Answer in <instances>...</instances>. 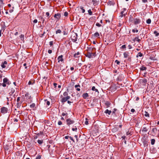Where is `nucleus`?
<instances>
[{
	"mask_svg": "<svg viewBox=\"0 0 159 159\" xmlns=\"http://www.w3.org/2000/svg\"><path fill=\"white\" fill-rule=\"evenodd\" d=\"M96 48H90L88 49V53L85 55L89 58L93 57L95 56L96 53Z\"/></svg>",
	"mask_w": 159,
	"mask_h": 159,
	"instance_id": "obj_1",
	"label": "nucleus"
},
{
	"mask_svg": "<svg viewBox=\"0 0 159 159\" xmlns=\"http://www.w3.org/2000/svg\"><path fill=\"white\" fill-rule=\"evenodd\" d=\"M77 34L76 33L73 34L71 37V38L72 41L75 42L77 40Z\"/></svg>",
	"mask_w": 159,
	"mask_h": 159,
	"instance_id": "obj_2",
	"label": "nucleus"
},
{
	"mask_svg": "<svg viewBox=\"0 0 159 159\" xmlns=\"http://www.w3.org/2000/svg\"><path fill=\"white\" fill-rule=\"evenodd\" d=\"M66 124L69 126L70 125L74 124L75 121L70 118H68L66 120Z\"/></svg>",
	"mask_w": 159,
	"mask_h": 159,
	"instance_id": "obj_3",
	"label": "nucleus"
},
{
	"mask_svg": "<svg viewBox=\"0 0 159 159\" xmlns=\"http://www.w3.org/2000/svg\"><path fill=\"white\" fill-rule=\"evenodd\" d=\"M7 88L9 90V92L10 93H11V94H13L14 93L15 90V89L14 88L12 87L11 86H7Z\"/></svg>",
	"mask_w": 159,
	"mask_h": 159,
	"instance_id": "obj_4",
	"label": "nucleus"
},
{
	"mask_svg": "<svg viewBox=\"0 0 159 159\" xmlns=\"http://www.w3.org/2000/svg\"><path fill=\"white\" fill-rule=\"evenodd\" d=\"M8 110V109L7 108L3 107L1 108V112L2 113L5 114L7 112Z\"/></svg>",
	"mask_w": 159,
	"mask_h": 159,
	"instance_id": "obj_5",
	"label": "nucleus"
},
{
	"mask_svg": "<svg viewBox=\"0 0 159 159\" xmlns=\"http://www.w3.org/2000/svg\"><path fill=\"white\" fill-rule=\"evenodd\" d=\"M141 22V20L138 18H134L133 20V23L134 25L139 24Z\"/></svg>",
	"mask_w": 159,
	"mask_h": 159,
	"instance_id": "obj_6",
	"label": "nucleus"
},
{
	"mask_svg": "<svg viewBox=\"0 0 159 159\" xmlns=\"http://www.w3.org/2000/svg\"><path fill=\"white\" fill-rule=\"evenodd\" d=\"M124 57L125 58H128L129 60H130L131 57L129 56V53L128 52H125L123 54Z\"/></svg>",
	"mask_w": 159,
	"mask_h": 159,
	"instance_id": "obj_7",
	"label": "nucleus"
},
{
	"mask_svg": "<svg viewBox=\"0 0 159 159\" xmlns=\"http://www.w3.org/2000/svg\"><path fill=\"white\" fill-rule=\"evenodd\" d=\"M70 98V96H67L66 97H63L61 101V102L63 103H64L65 102H66L67 100L69 99Z\"/></svg>",
	"mask_w": 159,
	"mask_h": 159,
	"instance_id": "obj_8",
	"label": "nucleus"
},
{
	"mask_svg": "<svg viewBox=\"0 0 159 159\" xmlns=\"http://www.w3.org/2000/svg\"><path fill=\"white\" fill-rule=\"evenodd\" d=\"M61 15L60 13H57L54 15V17L56 19L57 21L58 20L61 18Z\"/></svg>",
	"mask_w": 159,
	"mask_h": 159,
	"instance_id": "obj_9",
	"label": "nucleus"
},
{
	"mask_svg": "<svg viewBox=\"0 0 159 159\" xmlns=\"http://www.w3.org/2000/svg\"><path fill=\"white\" fill-rule=\"evenodd\" d=\"M3 82L6 83L7 84L9 85L10 84L9 80L7 78H5L3 79Z\"/></svg>",
	"mask_w": 159,
	"mask_h": 159,
	"instance_id": "obj_10",
	"label": "nucleus"
},
{
	"mask_svg": "<svg viewBox=\"0 0 159 159\" xmlns=\"http://www.w3.org/2000/svg\"><path fill=\"white\" fill-rule=\"evenodd\" d=\"M7 64V62L6 61L2 62L1 64V66L3 68H5L6 67Z\"/></svg>",
	"mask_w": 159,
	"mask_h": 159,
	"instance_id": "obj_11",
	"label": "nucleus"
},
{
	"mask_svg": "<svg viewBox=\"0 0 159 159\" xmlns=\"http://www.w3.org/2000/svg\"><path fill=\"white\" fill-rule=\"evenodd\" d=\"M147 82V80L146 79H143L140 80V82L144 85L146 84Z\"/></svg>",
	"mask_w": 159,
	"mask_h": 159,
	"instance_id": "obj_12",
	"label": "nucleus"
},
{
	"mask_svg": "<svg viewBox=\"0 0 159 159\" xmlns=\"http://www.w3.org/2000/svg\"><path fill=\"white\" fill-rule=\"evenodd\" d=\"M88 97L89 95L87 93H84L82 95V97L84 98L85 99H86V98Z\"/></svg>",
	"mask_w": 159,
	"mask_h": 159,
	"instance_id": "obj_13",
	"label": "nucleus"
},
{
	"mask_svg": "<svg viewBox=\"0 0 159 159\" xmlns=\"http://www.w3.org/2000/svg\"><path fill=\"white\" fill-rule=\"evenodd\" d=\"M25 96L26 98L28 99H30L31 97L30 94L28 93H26L25 94Z\"/></svg>",
	"mask_w": 159,
	"mask_h": 159,
	"instance_id": "obj_14",
	"label": "nucleus"
},
{
	"mask_svg": "<svg viewBox=\"0 0 159 159\" xmlns=\"http://www.w3.org/2000/svg\"><path fill=\"white\" fill-rule=\"evenodd\" d=\"M62 57L63 56L62 55L58 57V62H59L60 61H63V59Z\"/></svg>",
	"mask_w": 159,
	"mask_h": 159,
	"instance_id": "obj_15",
	"label": "nucleus"
},
{
	"mask_svg": "<svg viewBox=\"0 0 159 159\" xmlns=\"http://www.w3.org/2000/svg\"><path fill=\"white\" fill-rule=\"evenodd\" d=\"M80 56V53L79 52H78L76 53H75L74 55V57H78Z\"/></svg>",
	"mask_w": 159,
	"mask_h": 159,
	"instance_id": "obj_16",
	"label": "nucleus"
},
{
	"mask_svg": "<svg viewBox=\"0 0 159 159\" xmlns=\"http://www.w3.org/2000/svg\"><path fill=\"white\" fill-rule=\"evenodd\" d=\"M75 88H77V89H76V90L79 91H80V88H77L78 87H79V88L80 87V85H79V84L75 85Z\"/></svg>",
	"mask_w": 159,
	"mask_h": 159,
	"instance_id": "obj_17",
	"label": "nucleus"
},
{
	"mask_svg": "<svg viewBox=\"0 0 159 159\" xmlns=\"http://www.w3.org/2000/svg\"><path fill=\"white\" fill-rule=\"evenodd\" d=\"M124 11H121L120 13V16L121 17H123V16H125V14L124 13Z\"/></svg>",
	"mask_w": 159,
	"mask_h": 159,
	"instance_id": "obj_18",
	"label": "nucleus"
},
{
	"mask_svg": "<svg viewBox=\"0 0 159 159\" xmlns=\"http://www.w3.org/2000/svg\"><path fill=\"white\" fill-rule=\"evenodd\" d=\"M105 113L108 114V115H110L111 113V111L109 110L108 109H106L104 112Z\"/></svg>",
	"mask_w": 159,
	"mask_h": 159,
	"instance_id": "obj_19",
	"label": "nucleus"
},
{
	"mask_svg": "<svg viewBox=\"0 0 159 159\" xmlns=\"http://www.w3.org/2000/svg\"><path fill=\"white\" fill-rule=\"evenodd\" d=\"M134 41H137L139 43L141 41L140 39H139L138 37H135V38L133 40Z\"/></svg>",
	"mask_w": 159,
	"mask_h": 159,
	"instance_id": "obj_20",
	"label": "nucleus"
},
{
	"mask_svg": "<svg viewBox=\"0 0 159 159\" xmlns=\"http://www.w3.org/2000/svg\"><path fill=\"white\" fill-rule=\"evenodd\" d=\"M61 115L62 116H65V118H67L68 117V114L67 113H65L64 112H63L62 113Z\"/></svg>",
	"mask_w": 159,
	"mask_h": 159,
	"instance_id": "obj_21",
	"label": "nucleus"
},
{
	"mask_svg": "<svg viewBox=\"0 0 159 159\" xmlns=\"http://www.w3.org/2000/svg\"><path fill=\"white\" fill-rule=\"evenodd\" d=\"M4 148L6 151H8L10 147L8 145H5L4 146Z\"/></svg>",
	"mask_w": 159,
	"mask_h": 159,
	"instance_id": "obj_22",
	"label": "nucleus"
},
{
	"mask_svg": "<svg viewBox=\"0 0 159 159\" xmlns=\"http://www.w3.org/2000/svg\"><path fill=\"white\" fill-rule=\"evenodd\" d=\"M92 2L93 5H94L95 6L98 4V2L96 0H93L92 1Z\"/></svg>",
	"mask_w": 159,
	"mask_h": 159,
	"instance_id": "obj_23",
	"label": "nucleus"
},
{
	"mask_svg": "<svg viewBox=\"0 0 159 159\" xmlns=\"http://www.w3.org/2000/svg\"><path fill=\"white\" fill-rule=\"evenodd\" d=\"M143 56V54L140 52H139L138 54L136 55V57H142Z\"/></svg>",
	"mask_w": 159,
	"mask_h": 159,
	"instance_id": "obj_24",
	"label": "nucleus"
},
{
	"mask_svg": "<svg viewBox=\"0 0 159 159\" xmlns=\"http://www.w3.org/2000/svg\"><path fill=\"white\" fill-rule=\"evenodd\" d=\"M99 36H100L98 32H96L94 34V37H95L98 38L99 37Z\"/></svg>",
	"mask_w": 159,
	"mask_h": 159,
	"instance_id": "obj_25",
	"label": "nucleus"
},
{
	"mask_svg": "<svg viewBox=\"0 0 159 159\" xmlns=\"http://www.w3.org/2000/svg\"><path fill=\"white\" fill-rule=\"evenodd\" d=\"M111 103L108 101L106 102L105 103V105L107 106V107H109Z\"/></svg>",
	"mask_w": 159,
	"mask_h": 159,
	"instance_id": "obj_26",
	"label": "nucleus"
},
{
	"mask_svg": "<svg viewBox=\"0 0 159 159\" xmlns=\"http://www.w3.org/2000/svg\"><path fill=\"white\" fill-rule=\"evenodd\" d=\"M24 35L23 34H21L20 36V39L23 42H24Z\"/></svg>",
	"mask_w": 159,
	"mask_h": 159,
	"instance_id": "obj_27",
	"label": "nucleus"
},
{
	"mask_svg": "<svg viewBox=\"0 0 159 159\" xmlns=\"http://www.w3.org/2000/svg\"><path fill=\"white\" fill-rule=\"evenodd\" d=\"M92 90L93 91H94L96 92H98V89L95 88V86H93L92 87Z\"/></svg>",
	"mask_w": 159,
	"mask_h": 159,
	"instance_id": "obj_28",
	"label": "nucleus"
},
{
	"mask_svg": "<svg viewBox=\"0 0 159 159\" xmlns=\"http://www.w3.org/2000/svg\"><path fill=\"white\" fill-rule=\"evenodd\" d=\"M147 129L146 127H144L142 129V131L143 132H146L147 131Z\"/></svg>",
	"mask_w": 159,
	"mask_h": 159,
	"instance_id": "obj_29",
	"label": "nucleus"
},
{
	"mask_svg": "<svg viewBox=\"0 0 159 159\" xmlns=\"http://www.w3.org/2000/svg\"><path fill=\"white\" fill-rule=\"evenodd\" d=\"M153 33L156 37H157L159 35V33H158L156 31H155Z\"/></svg>",
	"mask_w": 159,
	"mask_h": 159,
	"instance_id": "obj_30",
	"label": "nucleus"
},
{
	"mask_svg": "<svg viewBox=\"0 0 159 159\" xmlns=\"http://www.w3.org/2000/svg\"><path fill=\"white\" fill-rule=\"evenodd\" d=\"M147 69V68L145 66H142L140 69L141 70H145Z\"/></svg>",
	"mask_w": 159,
	"mask_h": 159,
	"instance_id": "obj_31",
	"label": "nucleus"
},
{
	"mask_svg": "<svg viewBox=\"0 0 159 159\" xmlns=\"http://www.w3.org/2000/svg\"><path fill=\"white\" fill-rule=\"evenodd\" d=\"M155 139H152L151 140V144L152 145H153L155 143Z\"/></svg>",
	"mask_w": 159,
	"mask_h": 159,
	"instance_id": "obj_32",
	"label": "nucleus"
},
{
	"mask_svg": "<svg viewBox=\"0 0 159 159\" xmlns=\"http://www.w3.org/2000/svg\"><path fill=\"white\" fill-rule=\"evenodd\" d=\"M144 116L146 117H149V114L147 112L145 111L144 114Z\"/></svg>",
	"mask_w": 159,
	"mask_h": 159,
	"instance_id": "obj_33",
	"label": "nucleus"
},
{
	"mask_svg": "<svg viewBox=\"0 0 159 159\" xmlns=\"http://www.w3.org/2000/svg\"><path fill=\"white\" fill-rule=\"evenodd\" d=\"M43 140H38V143L40 144H42L43 143Z\"/></svg>",
	"mask_w": 159,
	"mask_h": 159,
	"instance_id": "obj_34",
	"label": "nucleus"
},
{
	"mask_svg": "<svg viewBox=\"0 0 159 159\" xmlns=\"http://www.w3.org/2000/svg\"><path fill=\"white\" fill-rule=\"evenodd\" d=\"M88 12L89 14L90 15H92V11L90 9L89 10H88Z\"/></svg>",
	"mask_w": 159,
	"mask_h": 159,
	"instance_id": "obj_35",
	"label": "nucleus"
},
{
	"mask_svg": "<svg viewBox=\"0 0 159 159\" xmlns=\"http://www.w3.org/2000/svg\"><path fill=\"white\" fill-rule=\"evenodd\" d=\"M63 95L64 96L66 97V96H68V93L67 92H65L63 93Z\"/></svg>",
	"mask_w": 159,
	"mask_h": 159,
	"instance_id": "obj_36",
	"label": "nucleus"
},
{
	"mask_svg": "<svg viewBox=\"0 0 159 159\" xmlns=\"http://www.w3.org/2000/svg\"><path fill=\"white\" fill-rule=\"evenodd\" d=\"M61 32V31L60 30H57L56 31V34H57L58 33L60 34Z\"/></svg>",
	"mask_w": 159,
	"mask_h": 159,
	"instance_id": "obj_37",
	"label": "nucleus"
},
{
	"mask_svg": "<svg viewBox=\"0 0 159 159\" xmlns=\"http://www.w3.org/2000/svg\"><path fill=\"white\" fill-rule=\"evenodd\" d=\"M146 23L147 24H149L151 23V20L150 19H148L146 21Z\"/></svg>",
	"mask_w": 159,
	"mask_h": 159,
	"instance_id": "obj_38",
	"label": "nucleus"
},
{
	"mask_svg": "<svg viewBox=\"0 0 159 159\" xmlns=\"http://www.w3.org/2000/svg\"><path fill=\"white\" fill-rule=\"evenodd\" d=\"M80 9L82 10V12L83 13H84L85 11V10L84 8V7H83L81 6L80 7Z\"/></svg>",
	"mask_w": 159,
	"mask_h": 159,
	"instance_id": "obj_39",
	"label": "nucleus"
},
{
	"mask_svg": "<svg viewBox=\"0 0 159 159\" xmlns=\"http://www.w3.org/2000/svg\"><path fill=\"white\" fill-rule=\"evenodd\" d=\"M35 104L34 103H32V104H31V105H30V107L31 108H33L35 107Z\"/></svg>",
	"mask_w": 159,
	"mask_h": 159,
	"instance_id": "obj_40",
	"label": "nucleus"
},
{
	"mask_svg": "<svg viewBox=\"0 0 159 159\" xmlns=\"http://www.w3.org/2000/svg\"><path fill=\"white\" fill-rule=\"evenodd\" d=\"M20 100V97H18L17 98V104H19V101Z\"/></svg>",
	"mask_w": 159,
	"mask_h": 159,
	"instance_id": "obj_41",
	"label": "nucleus"
},
{
	"mask_svg": "<svg viewBox=\"0 0 159 159\" xmlns=\"http://www.w3.org/2000/svg\"><path fill=\"white\" fill-rule=\"evenodd\" d=\"M132 31L134 33L135 32H136V33H137L138 32V30H137V29L136 30H135L134 29H133L132 30Z\"/></svg>",
	"mask_w": 159,
	"mask_h": 159,
	"instance_id": "obj_42",
	"label": "nucleus"
},
{
	"mask_svg": "<svg viewBox=\"0 0 159 159\" xmlns=\"http://www.w3.org/2000/svg\"><path fill=\"white\" fill-rule=\"evenodd\" d=\"M68 13L67 12V11H65V12L64 13V16H68Z\"/></svg>",
	"mask_w": 159,
	"mask_h": 159,
	"instance_id": "obj_43",
	"label": "nucleus"
},
{
	"mask_svg": "<svg viewBox=\"0 0 159 159\" xmlns=\"http://www.w3.org/2000/svg\"><path fill=\"white\" fill-rule=\"evenodd\" d=\"M53 41H51L49 42V45L51 46L53 45Z\"/></svg>",
	"mask_w": 159,
	"mask_h": 159,
	"instance_id": "obj_44",
	"label": "nucleus"
},
{
	"mask_svg": "<svg viewBox=\"0 0 159 159\" xmlns=\"http://www.w3.org/2000/svg\"><path fill=\"white\" fill-rule=\"evenodd\" d=\"M46 16L48 17V18H49V16H50L49 13L48 12H46Z\"/></svg>",
	"mask_w": 159,
	"mask_h": 159,
	"instance_id": "obj_45",
	"label": "nucleus"
},
{
	"mask_svg": "<svg viewBox=\"0 0 159 159\" xmlns=\"http://www.w3.org/2000/svg\"><path fill=\"white\" fill-rule=\"evenodd\" d=\"M41 20L42 22V23H44L45 21V19L43 18V17H41Z\"/></svg>",
	"mask_w": 159,
	"mask_h": 159,
	"instance_id": "obj_46",
	"label": "nucleus"
},
{
	"mask_svg": "<svg viewBox=\"0 0 159 159\" xmlns=\"http://www.w3.org/2000/svg\"><path fill=\"white\" fill-rule=\"evenodd\" d=\"M62 124V122L61 121H59L58 122V124L59 125H61Z\"/></svg>",
	"mask_w": 159,
	"mask_h": 159,
	"instance_id": "obj_47",
	"label": "nucleus"
},
{
	"mask_svg": "<svg viewBox=\"0 0 159 159\" xmlns=\"http://www.w3.org/2000/svg\"><path fill=\"white\" fill-rule=\"evenodd\" d=\"M86 121H85V124L86 125H88L89 124V123H88V121L87 120V119L86 118Z\"/></svg>",
	"mask_w": 159,
	"mask_h": 159,
	"instance_id": "obj_48",
	"label": "nucleus"
},
{
	"mask_svg": "<svg viewBox=\"0 0 159 159\" xmlns=\"http://www.w3.org/2000/svg\"><path fill=\"white\" fill-rule=\"evenodd\" d=\"M115 62L116 63L117 65H119L120 63V62L118 60H116L115 61Z\"/></svg>",
	"mask_w": 159,
	"mask_h": 159,
	"instance_id": "obj_49",
	"label": "nucleus"
},
{
	"mask_svg": "<svg viewBox=\"0 0 159 159\" xmlns=\"http://www.w3.org/2000/svg\"><path fill=\"white\" fill-rule=\"evenodd\" d=\"M96 25L98 27H100L101 26V25L99 24V23H96Z\"/></svg>",
	"mask_w": 159,
	"mask_h": 159,
	"instance_id": "obj_50",
	"label": "nucleus"
},
{
	"mask_svg": "<svg viewBox=\"0 0 159 159\" xmlns=\"http://www.w3.org/2000/svg\"><path fill=\"white\" fill-rule=\"evenodd\" d=\"M41 158V157L40 155H38L37 157H36V159H40Z\"/></svg>",
	"mask_w": 159,
	"mask_h": 159,
	"instance_id": "obj_51",
	"label": "nucleus"
},
{
	"mask_svg": "<svg viewBox=\"0 0 159 159\" xmlns=\"http://www.w3.org/2000/svg\"><path fill=\"white\" fill-rule=\"evenodd\" d=\"M117 111V109L116 108L114 109L113 111H112V113L115 114V112Z\"/></svg>",
	"mask_w": 159,
	"mask_h": 159,
	"instance_id": "obj_52",
	"label": "nucleus"
},
{
	"mask_svg": "<svg viewBox=\"0 0 159 159\" xmlns=\"http://www.w3.org/2000/svg\"><path fill=\"white\" fill-rule=\"evenodd\" d=\"M33 84V83H32L31 81L30 80L28 82V84L29 85L32 84Z\"/></svg>",
	"mask_w": 159,
	"mask_h": 159,
	"instance_id": "obj_53",
	"label": "nucleus"
},
{
	"mask_svg": "<svg viewBox=\"0 0 159 159\" xmlns=\"http://www.w3.org/2000/svg\"><path fill=\"white\" fill-rule=\"evenodd\" d=\"M6 84H7L6 83H5L4 82L2 84V86L3 87H5L6 86Z\"/></svg>",
	"mask_w": 159,
	"mask_h": 159,
	"instance_id": "obj_54",
	"label": "nucleus"
},
{
	"mask_svg": "<svg viewBox=\"0 0 159 159\" xmlns=\"http://www.w3.org/2000/svg\"><path fill=\"white\" fill-rule=\"evenodd\" d=\"M121 48L123 49H125L126 48V45H123L121 47Z\"/></svg>",
	"mask_w": 159,
	"mask_h": 159,
	"instance_id": "obj_55",
	"label": "nucleus"
},
{
	"mask_svg": "<svg viewBox=\"0 0 159 159\" xmlns=\"http://www.w3.org/2000/svg\"><path fill=\"white\" fill-rule=\"evenodd\" d=\"M13 120L14 122H17L18 121V120L17 119L14 118L13 119Z\"/></svg>",
	"mask_w": 159,
	"mask_h": 159,
	"instance_id": "obj_56",
	"label": "nucleus"
},
{
	"mask_svg": "<svg viewBox=\"0 0 159 159\" xmlns=\"http://www.w3.org/2000/svg\"><path fill=\"white\" fill-rule=\"evenodd\" d=\"M132 135V134H131L130 133H129V132H127V133H126V135Z\"/></svg>",
	"mask_w": 159,
	"mask_h": 159,
	"instance_id": "obj_57",
	"label": "nucleus"
},
{
	"mask_svg": "<svg viewBox=\"0 0 159 159\" xmlns=\"http://www.w3.org/2000/svg\"><path fill=\"white\" fill-rule=\"evenodd\" d=\"M33 22L35 23H36L38 22V20L37 19H34L33 21Z\"/></svg>",
	"mask_w": 159,
	"mask_h": 159,
	"instance_id": "obj_58",
	"label": "nucleus"
},
{
	"mask_svg": "<svg viewBox=\"0 0 159 159\" xmlns=\"http://www.w3.org/2000/svg\"><path fill=\"white\" fill-rule=\"evenodd\" d=\"M69 138L70 139V140L74 142H75V141L72 137L71 136H70Z\"/></svg>",
	"mask_w": 159,
	"mask_h": 159,
	"instance_id": "obj_59",
	"label": "nucleus"
},
{
	"mask_svg": "<svg viewBox=\"0 0 159 159\" xmlns=\"http://www.w3.org/2000/svg\"><path fill=\"white\" fill-rule=\"evenodd\" d=\"M72 130L73 131H76L77 130V128L76 127H75V128H73L72 129Z\"/></svg>",
	"mask_w": 159,
	"mask_h": 159,
	"instance_id": "obj_60",
	"label": "nucleus"
},
{
	"mask_svg": "<svg viewBox=\"0 0 159 159\" xmlns=\"http://www.w3.org/2000/svg\"><path fill=\"white\" fill-rule=\"evenodd\" d=\"M52 50H49L48 51V52L49 54H51L52 53Z\"/></svg>",
	"mask_w": 159,
	"mask_h": 159,
	"instance_id": "obj_61",
	"label": "nucleus"
},
{
	"mask_svg": "<svg viewBox=\"0 0 159 159\" xmlns=\"http://www.w3.org/2000/svg\"><path fill=\"white\" fill-rule=\"evenodd\" d=\"M50 104V102L48 101H47V102H46V104L48 105V106H49Z\"/></svg>",
	"mask_w": 159,
	"mask_h": 159,
	"instance_id": "obj_62",
	"label": "nucleus"
},
{
	"mask_svg": "<svg viewBox=\"0 0 159 159\" xmlns=\"http://www.w3.org/2000/svg\"><path fill=\"white\" fill-rule=\"evenodd\" d=\"M142 2L143 3H146L148 2L147 0H142Z\"/></svg>",
	"mask_w": 159,
	"mask_h": 159,
	"instance_id": "obj_63",
	"label": "nucleus"
},
{
	"mask_svg": "<svg viewBox=\"0 0 159 159\" xmlns=\"http://www.w3.org/2000/svg\"><path fill=\"white\" fill-rule=\"evenodd\" d=\"M128 47L129 49H131L132 48V46L130 45H129Z\"/></svg>",
	"mask_w": 159,
	"mask_h": 159,
	"instance_id": "obj_64",
	"label": "nucleus"
}]
</instances>
